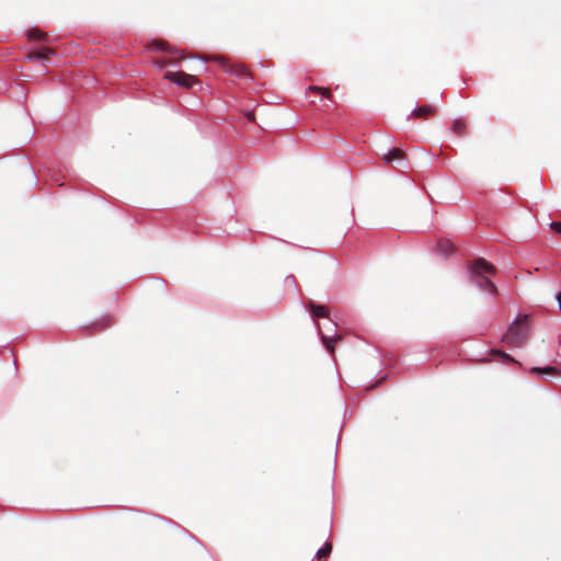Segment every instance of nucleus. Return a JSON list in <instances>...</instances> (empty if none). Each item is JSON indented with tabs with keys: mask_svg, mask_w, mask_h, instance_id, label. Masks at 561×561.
Wrapping results in <instances>:
<instances>
[{
	"mask_svg": "<svg viewBox=\"0 0 561 561\" xmlns=\"http://www.w3.org/2000/svg\"><path fill=\"white\" fill-rule=\"evenodd\" d=\"M301 305L309 313L323 347L328 353L333 354L335 341L339 340L340 336L337 335V324L330 317L329 309L313 301L309 304L301 301Z\"/></svg>",
	"mask_w": 561,
	"mask_h": 561,
	"instance_id": "f257e3e1",
	"label": "nucleus"
},
{
	"mask_svg": "<svg viewBox=\"0 0 561 561\" xmlns=\"http://www.w3.org/2000/svg\"><path fill=\"white\" fill-rule=\"evenodd\" d=\"M494 274L495 266L483 257L476 259L468 267V275L474 286L492 296L497 294V287L491 279Z\"/></svg>",
	"mask_w": 561,
	"mask_h": 561,
	"instance_id": "f03ea898",
	"label": "nucleus"
},
{
	"mask_svg": "<svg viewBox=\"0 0 561 561\" xmlns=\"http://www.w3.org/2000/svg\"><path fill=\"white\" fill-rule=\"evenodd\" d=\"M528 337V320L527 316L524 317V320L520 321L518 316L513 320V322L507 328V332L505 335V341L513 346L522 345L526 339Z\"/></svg>",
	"mask_w": 561,
	"mask_h": 561,
	"instance_id": "7ed1b4c3",
	"label": "nucleus"
},
{
	"mask_svg": "<svg viewBox=\"0 0 561 561\" xmlns=\"http://www.w3.org/2000/svg\"><path fill=\"white\" fill-rule=\"evenodd\" d=\"M56 55L57 50L54 47H49L42 44L33 45L26 51V59L30 61H37L43 67H45L49 62L50 57H54Z\"/></svg>",
	"mask_w": 561,
	"mask_h": 561,
	"instance_id": "20e7f679",
	"label": "nucleus"
},
{
	"mask_svg": "<svg viewBox=\"0 0 561 561\" xmlns=\"http://www.w3.org/2000/svg\"><path fill=\"white\" fill-rule=\"evenodd\" d=\"M165 78L181 88H191L197 82V78L194 75H188L183 71H168Z\"/></svg>",
	"mask_w": 561,
	"mask_h": 561,
	"instance_id": "39448f33",
	"label": "nucleus"
},
{
	"mask_svg": "<svg viewBox=\"0 0 561 561\" xmlns=\"http://www.w3.org/2000/svg\"><path fill=\"white\" fill-rule=\"evenodd\" d=\"M482 362H499L502 364L511 365L517 363V360L506 353L505 351H502L500 348H490L485 352V355L481 357Z\"/></svg>",
	"mask_w": 561,
	"mask_h": 561,
	"instance_id": "423d86ee",
	"label": "nucleus"
},
{
	"mask_svg": "<svg viewBox=\"0 0 561 561\" xmlns=\"http://www.w3.org/2000/svg\"><path fill=\"white\" fill-rule=\"evenodd\" d=\"M219 65L222 68L225 72H227L230 76H234L238 79H250L252 80V77L247 69L244 65L241 64H230L224 59L219 60Z\"/></svg>",
	"mask_w": 561,
	"mask_h": 561,
	"instance_id": "0eeeda50",
	"label": "nucleus"
},
{
	"mask_svg": "<svg viewBox=\"0 0 561 561\" xmlns=\"http://www.w3.org/2000/svg\"><path fill=\"white\" fill-rule=\"evenodd\" d=\"M434 251L444 259H448L457 252V248L450 240L439 239L435 244Z\"/></svg>",
	"mask_w": 561,
	"mask_h": 561,
	"instance_id": "6e6552de",
	"label": "nucleus"
},
{
	"mask_svg": "<svg viewBox=\"0 0 561 561\" xmlns=\"http://www.w3.org/2000/svg\"><path fill=\"white\" fill-rule=\"evenodd\" d=\"M113 323V319L110 316H102L101 318L90 322L89 324L82 327V330L87 333H93L95 331H102Z\"/></svg>",
	"mask_w": 561,
	"mask_h": 561,
	"instance_id": "1a4fd4ad",
	"label": "nucleus"
},
{
	"mask_svg": "<svg viewBox=\"0 0 561 561\" xmlns=\"http://www.w3.org/2000/svg\"><path fill=\"white\" fill-rule=\"evenodd\" d=\"M25 36L27 37L28 41H36L43 44L49 42L48 36L37 27L26 30Z\"/></svg>",
	"mask_w": 561,
	"mask_h": 561,
	"instance_id": "9d476101",
	"label": "nucleus"
},
{
	"mask_svg": "<svg viewBox=\"0 0 561 561\" xmlns=\"http://www.w3.org/2000/svg\"><path fill=\"white\" fill-rule=\"evenodd\" d=\"M435 112V107L431 104L415 105V107L408 115L407 119H410L411 116H427Z\"/></svg>",
	"mask_w": 561,
	"mask_h": 561,
	"instance_id": "9b49d317",
	"label": "nucleus"
},
{
	"mask_svg": "<svg viewBox=\"0 0 561 561\" xmlns=\"http://www.w3.org/2000/svg\"><path fill=\"white\" fill-rule=\"evenodd\" d=\"M383 161L386 163L397 162L398 164H401L403 161V157H402L401 152L396 147H392L383 156Z\"/></svg>",
	"mask_w": 561,
	"mask_h": 561,
	"instance_id": "f8f14e48",
	"label": "nucleus"
},
{
	"mask_svg": "<svg viewBox=\"0 0 561 561\" xmlns=\"http://www.w3.org/2000/svg\"><path fill=\"white\" fill-rule=\"evenodd\" d=\"M156 518L158 519H161L163 522H165L167 524L171 525V526H174V527H178V528H181L191 539H193L195 542H197L199 546H203V542L195 536L193 535L192 533H190L188 530H186L185 528L181 527L178 523H175L174 520L165 517V516H162V515H159V514H154L153 515Z\"/></svg>",
	"mask_w": 561,
	"mask_h": 561,
	"instance_id": "ddd939ff",
	"label": "nucleus"
},
{
	"mask_svg": "<svg viewBox=\"0 0 561 561\" xmlns=\"http://www.w3.org/2000/svg\"><path fill=\"white\" fill-rule=\"evenodd\" d=\"M529 371H533L535 374H537L538 376H541V377H545V376H552V375H556L558 371H557V367L556 366H552V365H547V366H543V367H540V366H533Z\"/></svg>",
	"mask_w": 561,
	"mask_h": 561,
	"instance_id": "4468645a",
	"label": "nucleus"
},
{
	"mask_svg": "<svg viewBox=\"0 0 561 561\" xmlns=\"http://www.w3.org/2000/svg\"><path fill=\"white\" fill-rule=\"evenodd\" d=\"M467 128V124L462 118H455L451 123L450 130L453 134L462 137L465 135V130Z\"/></svg>",
	"mask_w": 561,
	"mask_h": 561,
	"instance_id": "2eb2a0df",
	"label": "nucleus"
},
{
	"mask_svg": "<svg viewBox=\"0 0 561 561\" xmlns=\"http://www.w3.org/2000/svg\"><path fill=\"white\" fill-rule=\"evenodd\" d=\"M151 49L157 50V51H169L173 55H179L181 57L179 49L170 48L167 43L161 42V41L153 42L151 45Z\"/></svg>",
	"mask_w": 561,
	"mask_h": 561,
	"instance_id": "dca6fc26",
	"label": "nucleus"
},
{
	"mask_svg": "<svg viewBox=\"0 0 561 561\" xmlns=\"http://www.w3.org/2000/svg\"><path fill=\"white\" fill-rule=\"evenodd\" d=\"M331 552H332V543L329 540H327L322 545V547H320L318 549V551L316 552L314 558H323V559H325V558H328L331 554Z\"/></svg>",
	"mask_w": 561,
	"mask_h": 561,
	"instance_id": "f3484780",
	"label": "nucleus"
},
{
	"mask_svg": "<svg viewBox=\"0 0 561 561\" xmlns=\"http://www.w3.org/2000/svg\"><path fill=\"white\" fill-rule=\"evenodd\" d=\"M388 379H389L388 373L381 374L377 379L371 381V383L369 385V389H375V388L379 387L383 381H386Z\"/></svg>",
	"mask_w": 561,
	"mask_h": 561,
	"instance_id": "a211bd4d",
	"label": "nucleus"
},
{
	"mask_svg": "<svg viewBox=\"0 0 561 561\" xmlns=\"http://www.w3.org/2000/svg\"><path fill=\"white\" fill-rule=\"evenodd\" d=\"M308 91L319 93L321 101L324 100L327 96V90L321 87H310L308 88Z\"/></svg>",
	"mask_w": 561,
	"mask_h": 561,
	"instance_id": "6ab92c4d",
	"label": "nucleus"
},
{
	"mask_svg": "<svg viewBox=\"0 0 561 561\" xmlns=\"http://www.w3.org/2000/svg\"><path fill=\"white\" fill-rule=\"evenodd\" d=\"M285 283H286V284H290L295 289H297V288H298V286H297V282H296V278H295V276H294V275H287V276L285 277Z\"/></svg>",
	"mask_w": 561,
	"mask_h": 561,
	"instance_id": "aec40b11",
	"label": "nucleus"
},
{
	"mask_svg": "<svg viewBox=\"0 0 561 561\" xmlns=\"http://www.w3.org/2000/svg\"><path fill=\"white\" fill-rule=\"evenodd\" d=\"M550 228L558 234H561V222L560 221H552L550 224Z\"/></svg>",
	"mask_w": 561,
	"mask_h": 561,
	"instance_id": "412c9836",
	"label": "nucleus"
},
{
	"mask_svg": "<svg viewBox=\"0 0 561 561\" xmlns=\"http://www.w3.org/2000/svg\"><path fill=\"white\" fill-rule=\"evenodd\" d=\"M190 58H191V59H198V60L201 61V68H202L203 70H206V66H205V64H206V59H205V58L199 57V56H192V57H190Z\"/></svg>",
	"mask_w": 561,
	"mask_h": 561,
	"instance_id": "4be33fe9",
	"label": "nucleus"
},
{
	"mask_svg": "<svg viewBox=\"0 0 561 561\" xmlns=\"http://www.w3.org/2000/svg\"><path fill=\"white\" fill-rule=\"evenodd\" d=\"M154 64H156V67L159 69H163L167 67V64L163 60H156Z\"/></svg>",
	"mask_w": 561,
	"mask_h": 561,
	"instance_id": "5701e85b",
	"label": "nucleus"
},
{
	"mask_svg": "<svg viewBox=\"0 0 561 561\" xmlns=\"http://www.w3.org/2000/svg\"><path fill=\"white\" fill-rule=\"evenodd\" d=\"M322 325V329L325 328L327 332H324V334L327 335H331L332 333L330 332V324L328 323V321L324 320V323L321 324Z\"/></svg>",
	"mask_w": 561,
	"mask_h": 561,
	"instance_id": "b1692460",
	"label": "nucleus"
},
{
	"mask_svg": "<svg viewBox=\"0 0 561 561\" xmlns=\"http://www.w3.org/2000/svg\"><path fill=\"white\" fill-rule=\"evenodd\" d=\"M556 299L558 300V302H559V308L561 309V291H558V293L556 294Z\"/></svg>",
	"mask_w": 561,
	"mask_h": 561,
	"instance_id": "393cba45",
	"label": "nucleus"
},
{
	"mask_svg": "<svg viewBox=\"0 0 561 561\" xmlns=\"http://www.w3.org/2000/svg\"><path fill=\"white\" fill-rule=\"evenodd\" d=\"M347 411H348V409H347V407L345 405V409H344V419L346 417Z\"/></svg>",
	"mask_w": 561,
	"mask_h": 561,
	"instance_id": "a878e982",
	"label": "nucleus"
},
{
	"mask_svg": "<svg viewBox=\"0 0 561 561\" xmlns=\"http://www.w3.org/2000/svg\"><path fill=\"white\" fill-rule=\"evenodd\" d=\"M318 560L317 561H325V559L323 558H317ZM311 561H314V559H312Z\"/></svg>",
	"mask_w": 561,
	"mask_h": 561,
	"instance_id": "bb28decb",
	"label": "nucleus"
},
{
	"mask_svg": "<svg viewBox=\"0 0 561 561\" xmlns=\"http://www.w3.org/2000/svg\"><path fill=\"white\" fill-rule=\"evenodd\" d=\"M253 117H254L253 113H250L249 118H253Z\"/></svg>",
	"mask_w": 561,
	"mask_h": 561,
	"instance_id": "cd10ccee",
	"label": "nucleus"
}]
</instances>
